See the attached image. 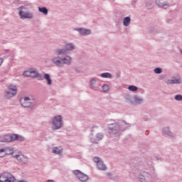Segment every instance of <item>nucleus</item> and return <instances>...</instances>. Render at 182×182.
<instances>
[{
    "instance_id": "obj_1",
    "label": "nucleus",
    "mask_w": 182,
    "mask_h": 182,
    "mask_svg": "<svg viewBox=\"0 0 182 182\" xmlns=\"http://www.w3.org/2000/svg\"><path fill=\"white\" fill-rule=\"evenodd\" d=\"M75 49H76V46L72 43H66L63 48H55L54 53L57 56L53 57L51 62L58 68H64L65 65L70 66L73 58L68 53Z\"/></svg>"
},
{
    "instance_id": "obj_2",
    "label": "nucleus",
    "mask_w": 182,
    "mask_h": 182,
    "mask_svg": "<svg viewBox=\"0 0 182 182\" xmlns=\"http://www.w3.org/2000/svg\"><path fill=\"white\" fill-rule=\"evenodd\" d=\"M131 124L126 122V121L121 120L119 122L111 123L107 125V128L109 129V134L114 136L119 139L122 133L127 129L130 127Z\"/></svg>"
},
{
    "instance_id": "obj_3",
    "label": "nucleus",
    "mask_w": 182,
    "mask_h": 182,
    "mask_svg": "<svg viewBox=\"0 0 182 182\" xmlns=\"http://www.w3.org/2000/svg\"><path fill=\"white\" fill-rule=\"evenodd\" d=\"M63 127V120L62 119V116L56 115L53 117L51 122V129L52 130H59Z\"/></svg>"
},
{
    "instance_id": "obj_4",
    "label": "nucleus",
    "mask_w": 182,
    "mask_h": 182,
    "mask_svg": "<svg viewBox=\"0 0 182 182\" xmlns=\"http://www.w3.org/2000/svg\"><path fill=\"white\" fill-rule=\"evenodd\" d=\"M21 106L23 107H28L29 109H33L36 106V100L35 98L24 97L23 102L21 100Z\"/></svg>"
},
{
    "instance_id": "obj_5",
    "label": "nucleus",
    "mask_w": 182,
    "mask_h": 182,
    "mask_svg": "<svg viewBox=\"0 0 182 182\" xmlns=\"http://www.w3.org/2000/svg\"><path fill=\"white\" fill-rule=\"evenodd\" d=\"M15 177L11 173L4 172L0 174V182H14Z\"/></svg>"
},
{
    "instance_id": "obj_6",
    "label": "nucleus",
    "mask_w": 182,
    "mask_h": 182,
    "mask_svg": "<svg viewBox=\"0 0 182 182\" xmlns=\"http://www.w3.org/2000/svg\"><path fill=\"white\" fill-rule=\"evenodd\" d=\"M73 173L81 182H86L87 180H89V176L80 171V170H75L73 171Z\"/></svg>"
},
{
    "instance_id": "obj_7",
    "label": "nucleus",
    "mask_w": 182,
    "mask_h": 182,
    "mask_svg": "<svg viewBox=\"0 0 182 182\" xmlns=\"http://www.w3.org/2000/svg\"><path fill=\"white\" fill-rule=\"evenodd\" d=\"M138 178L141 182H153V176H151V174L146 171H144L142 172V173L139 174Z\"/></svg>"
},
{
    "instance_id": "obj_8",
    "label": "nucleus",
    "mask_w": 182,
    "mask_h": 182,
    "mask_svg": "<svg viewBox=\"0 0 182 182\" xmlns=\"http://www.w3.org/2000/svg\"><path fill=\"white\" fill-rule=\"evenodd\" d=\"M35 76L38 77V80H43V79H46L48 86H50V85H52L53 83L52 79L50 78V75H49L48 73H44V75L36 73Z\"/></svg>"
},
{
    "instance_id": "obj_9",
    "label": "nucleus",
    "mask_w": 182,
    "mask_h": 182,
    "mask_svg": "<svg viewBox=\"0 0 182 182\" xmlns=\"http://www.w3.org/2000/svg\"><path fill=\"white\" fill-rule=\"evenodd\" d=\"M18 15L20 16V19H33L34 15L33 13L31 11H19Z\"/></svg>"
},
{
    "instance_id": "obj_10",
    "label": "nucleus",
    "mask_w": 182,
    "mask_h": 182,
    "mask_svg": "<svg viewBox=\"0 0 182 182\" xmlns=\"http://www.w3.org/2000/svg\"><path fill=\"white\" fill-rule=\"evenodd\" d=\"M73 31H77V32H79L81 36H86L92 33V31L90 29L85 28H74Z\"/></svg>"
},
{
    "instance_id": "obj_11",
    "label": "nucleus",
    "mask_w": 182,
    "mask_h": 182,
    "mask_svg": "<svg viewBox=\"0 0 182 182\" xmlns=\"http://www.w3.org/2000/svg\"><path fill=\"white\" fill-rule=\"evenodd\" d=\"M156 4L158 6L164 8V9H167L170 6L168 0H156Z\"/></svg>"
},
{
    "instance_id": "obj_12",
    "label": "nucleus",
    "mask_w": 182,
    "mask_h": 182,
    "mask_svg": "<svg viewBox=\"0 0 182 182\" xmlns=\"http://www.w3.org/2000/svg\"><path fill=\"white\" fill-rule=\"evenodd\" d=\"M13 141L12 134L0 135V143H9Z\"/></svg>"
},
{
    "instance_id": "obj_13",
    "label": "nucleus",
    "mask_w": 182,
    "mask_h": 182,
    "mask_svg": "<svg viewBox=\"0 0 182 182\" xmlns=\"http://www.w3.org/2000/svg\"><path fill=\"white\" fill-rule=\"evenodd\" d=\"M162 133L163 134H165L166 136H168L169 137H172L174 139V137H176V134L173 133L171 131H170L169 127H165L162 129Z\"/></svg>"
},
{
    "instance_id": "obj_14",
    "label": "nucleus",
    "mask_w": 182,
    "mask_h": 182,
    "mask_svg": "<svg viewBox=\"0 0 182 182\" xmlns=\"http://www.w3.org/2000/svg\"><path fill=\"white\" fill-rule=\"evenodd\" d=\"M133 100L132 105H141L144 102L143 97L138 95L133 96Z\"/></svg>"
},
{
    "instance_id": "obj_15",
    "label": "nucleus",
    "mask_w": 182,
    "mask_h": 182,
    "mask_svg": "<svg viewBox=\"0 0 182 182\" xmlns=\"http://www.w3.org/2000/svg\"><path fill=\"white\" fill-rule=\"evenodd\" d=\"M103 137H105V134L102 132H100L95 135V138H91L90 141L92 143L97 144V142L100 141V140H103Z\"/></svg>"
},
{
    "instance_id": "obj_16",
    "label": "nucleus",
    "mask_w": 182,
    "mask_h": 182,
    "mask_svg": "<svg viewBox=\"0 0 182 182\" xmlns=\"http://www.w3.org/2000/svg\"><path fill=\"white\" fill-rule=\"evenodd\" d=\"M166 85H176L178 84L179 85L181 83V79H177V78H173L172 80H167L166 81Z\"/></svg>"
},
{
    "instance_id": "obj_17",
    "label": "nucleus",
    "mask_w": 182,
    "mask_h": 182,
    "mask_svg": "<svg viewBox=\"0 0 182 182\" xmlns=\"http://www.w3.org/2000/svg\"><path fill=\"white\" fill-rule=\"evenodd\" d=\"M4 149V156L7 155L9 156V154H12V156H15V154H14V148L13 147H6V148H3Z\"/></svg>"
},
{
    "instance_id": "obj_18",
    "label": "nucleus",
    "mask_w": 182,
    "mask_h": 182,
    "mask_svg": "<svg viewBox=\"0 0 182 182\" xmlns=\"http://www.w3.org/2000/svg\"><path fill=\"white\" fill-rule=\"evenodd\" d=\"M12 139L13 141H15L16 140L18 141H25V137L21 135H18L16 134H12Z\"/></svg>"
},
{
    "instance_id": "obj_19",
    "label": "nucleus",
    "mask_w": 182,
    "mask_h": 182,
    "mask_svg": "<svg viewBox=\"0 0 182 182\" xmlns=\"http://www.w3.org/2000/svg\"><path fill=\"white\" fill-rule=\"evenodd\" d=\"M96 77L91 79L90 82V87L92 90H97V86H96Z\"/></svg>"
},
{
    "instance_id": "obj_20",
    "label": "nucleus",
    "mask_w": 182,
    "mask_h": 182,
    "mask_svg": "<svg viewBox=\"0 0 182 182\" xmlns=\"http://www.w3.org/2000/svg\"><path fill=\"white\" fill-rule=\"evenodd\" d=\"M97 167L99 170H107V167L106 166V165H105V163H103V161H101L100 162H99L97 164Z\"/></svg>"
},
{
    "instance_id": "obj_21",
    "label": "nucleus",
    "mask_w": 182,
    "mask_h": 182,
    "mask_svg": "<svg viewBox=\"0 0 182 182\" xmlns=\"http://www.w3.org/2000/svg\"><path fill=\"white\" fill-rule=\"evenodd\" d=\"M52 151L53 153H54V154H62L63 149H62L61 147L55 146L53 148Z\"/></svg>"
},
{
    "instance_id": "obj_22",
    "label": "nucleus",
    "mask_w": 182,
    "mask_h": 182,
    "mask_svg": "<svg viewBox=\"0 0 182 182\" xmlns=\"http://www.w3.org/2000/svg\"><path fill=\"white\" fill-rule=\"evenodd\" d=\"M153 0H145L144 1V5L148 9H151V8H153Z\"/></svg>"
},
{
    "instance_id": "obj_23",
    "label": "nucleus",
    "mask_w": 182,
    "mask_h": 182,
    "mask_svg": "<svg viewBox=\"0 0 182 182\" xmlns=\"http://www.w3.org/2000/svg\"><path fill=\"white\" fill-rule=\"evenodd\" d=\"M38 11L41 12V14H43V15H48L49 13V10H48V8L46 6L43 7H38Z\"/></svg>"
},
{
    "instance_id": "obj_24",
    "label": "nucleus",
    "mask_w": 182,
    "mask_h": 182,
    "mask_svg": "<svg viewBox=\"0 0 182 182\" xmlns=\"http://www.w3.org/2000/svg\"><path fill=\"white\" fill-rule=\"evenodd\" d=\"M132 23V18L130 16L125 17L123 21V25L124 26H129L130 23Z\"/></svg>"
},
{
    "instance_id": "obj_25",
    "label": "nucleus",
    "mask_w": 182,
    "mask_h": 182,
    "mask_svg": "<svg viewBox=\"0 0 182 182\" xmlns=\"http://www.w3.org/2000/svg\"><path fill=\"white\" fill-rule=\"evenodd\" d=\"M8 89L9 90H10V92H12L13 93L16 92V95L18 93V88L16 87V85H10L8 86Z\"/></svg>"
},
{
    "instance_id": "obj_26",
    "label": "nucleus",
    "mask_w": 182,
    "mask_h": 182,
    "mask_svg": "<svg viewBox=\"0 0 182 182\" xmlns=\"http://www.w3.org/2000/svg\"><path fill=\"white\" fill-rule=\"evenodd\" d=\"M139 149L141 153H142L143 154H144L145 153H147V145L144 144H141L139 146Z\"/></svg>"
},
{
    "instance_id": "obj_27",
    "label": "nucleus",
    "mask_w": 182,
    "mask_h": 182,
    "mask_svg": "<svg viewBox=\"0 0 182 182\" xmlns=\"http://www.w3.org/2000/svg\"><path fill=\"white\" fill-rule=\"evenodd\" d=\"M5 94H6V97H9V98L14 97V96H16V92H13L11 90L10 91L6 90Z\"/></svg>"
},
{
    "instance_id": "obj_28",
    "label": "nucleus",
    "mask_w": 182,
    "mask_h": 182,
    "mask_svg": "<svg viewBox=\"0 0 182 182\" xmlns=\"http://www.w3.org/2000/svg\"><path fill=\"white\" fill-rule=\"evenodd\" d=\"M124 99L127 100V102H129V103H131L132 105H133V97H132L130 95L127 94L124 95Z\"/></svg>"
},
{
    "instance_id": "obj_29",
    "label": "nucleus",
    "mask_w": 182,
    "mask_h": 182,
    "mask_svg": "<svg viewBox=\"0 0 182 182\" xmlns=\"http://www.w3.org/2000/svg\"><path fill=\"white\" fill-rule=\"evenodd\" d=\"M101 77L112 79V74L110 73H103L101 74Z\"/></svg>"
},
{
    "instance_id": "obj_30",
    "label": "nucleus",
    "mask_w": 182,
    "mask_h": 182,
    "mask_svg": "<svg viewBox=\"0 0 182 182\" xmlns=\"http://www.w3.org/2000/svg\"><path fill=\"white\" fill-rule=\"evenodd\" d=\"M13 157H14V159H16L18 160V161L19 163H21L22 162V159L23 158V155H13Z\"/></svg>"
},
{
    "instance_id": "obj_31",
    "label": "nucleus",
    "mask_w": 182,
    "mask_h": 182,
    "mask_svg": "<svg viewBox=\"0 0 182 182\" xmlns=\"http://www.w3.org/2000/svg\"><path fill=\"white\" fill-rule=\"evenodd\" d=\"M129 90H130L131 92H137L139 87H137L135 85H129L128 87Z\"/></svg>"
},
{
    "instance_id": "obj_32",
    "label": "nucleus",
    "mask_w": 182,
    "mask_h": 182,
    "mask_svg": "<svg viewBox=\"0 0 182 182\" xmlns=\"http://www.w3.org/2000/svg\"><path fill=\"white\" fill-rule=\"evenodd\" d=\"M154 72L156 73V75H160V73H163V69L161 68H156Z\"/></svg>"
},
{
    "instance_id": "obj_33",
    "label": "nucleus",
    "mask_w": 182,
    "mask_h": 182,
    "mask_svg": "<svg viewBox=\"0 0 182 182\" xmlns=\"http://www.w3.org/2000/svg\"><path fill=\"white\" fill-rule=\"evenodd\" d=\"M21 163L23 164H28V158L26 156H25L24 155H23V158H22V160H21Z\"/></svg>"
},
{
    "instance_id": "obj_34",
    "label": "nucleus",
    "mask_w": 182,
    "mask_h": 182,
    "mask_svg": "<svg viewBox=\"0 0 182 182\" xmlns=\"http://www.w3.org/2000/svg\"><path fill=\"white\" fill-rule=\"evenodd\" d=\"M93 161L95 163H96L97 164H99V163H100L102 161V159L97 157V156H95L93 158Z\"/></svg>"
},
{
    "instance_id": "obj_35",
    "label": "nucleus",
    "mask_w": 182,
    "mask_h": 182,
    "mask_svg": "<svg viewBox=\"0 0 182 182\" xmlns=\"http://www.w3.org/2000/svg\"><path fill=\"white\" fill-rule=\"evenodd\" d=\"M23 75L27 76L28 77H31V76H32L31 70L24 72Z\"/></svg>"
},
{
    "instance_id": "obj_36",
    "label": "nucleus",
    "mask_w": 182,
    "mask_h": 182,
    "mask_svg": "<svg viewBox=\"0 0 182 182\" xmlns=\"http://www.w3.org/2000/svg\"><path fill=\"white\" fill-rule=\"evenodd\" d=\"M102 90L105 93H106V92H107V90H109V85L105 84L102 86Z\"/></svg>"
},
{
    "instance_id": "obj_37",
    "label": "nucleus",
    "mask_w": 182,
    "mask_h": 182,
    "mask_svg": "<svg viewBox=\"0 0 182 182\" xmlns=\"http://www.w3.org/2000/svg\"><path fill=\"white\" fill-rule=\"evenodd\" d=\"M175 100L181 101L182 100V95H177L175 96Z\"/></svg>"
},
{
    "instance_id": "obj_38",
    "label": "nucleus",
    "mask_w": 182,
    "mask_h": 182,
    "mask_svg": "<svg viewBox=\"0 0 182 182\" xmlns=\"http://www.w3.org/2000/svg\"><path fill=\"white\" fill-rule=\"evenodd\" d=\"M157 33V29L154 28H151L149 30V33Z\"/></svg>"
},
{
    "instance_id": "obj_39",
    "label": "nucleus",
    "mask_w": 182,
    "mask_h": 182,
    "mask_svg": "<svg viewBox=\"0 0 182 182\" xmlns=\"http://www.w3.org/2000/svg\"><path fill=\"white\" fill-rule=\"evenodd\" d=\"M36 73H38V72L33 70V69H31V77H36Z\"/></svg>"
},
{
    "instance_id": "obj_40",
    "label": "nucleus",
    "mask_w": 182,
    "mask_h": 182,
    "mask_svg": "<svg viewBox=\"0 0 182 182\" xmlns=\"http://www.w3.org/2000/svg\"><path fill=\"white\" fill-rule=\"evenodd\" d=\"M25 9H26V7L23 6H21L19 8H18V11L19 12H23V11H25Z\"/></svg>"
},
{
    "instance_id": "obj_41",
    "label": "nucleus",
    "mask_w": 182,
    "mask_h": 182,
    "mask_svg": "<svg viewBox=\"0 0 182 182\" xmlns=\"http://www.w3.org/2000/svg\"><path fill=\"white\" fill-rule=\"evenodd\" d=\"M4 153V148H0V157H5V155L2 154Z\"/></svg>"
},
{
    "instance_id": "obj_42",
    "label": "nucleus",
    "mask_w": 182,
    "mask_h": 182,
    "mask_svg": "<svg viewBox=\"0 0 182 182\" xmlns=\"http://www.w3.org/2000/svg\"><path fill=\"white\" fill-rule=\"evenodd\" d=\"M75 72H77V73H80V69L78 68H75Z\"/></svg>"
},
{
    "instance_id": "obj_43",
    "label": "nucleus",
    "mask_w": 182,
    "mask_h": 182,
    "mask_svg": "<svg viewBox=\"0 0 182 182\" xmlns=\"http://www.w3.org/2000/svg\"><path fill=\"white\" fill-rule=\"evenodd\" d=\"M3 63H4V59L0 58V66L2 65Z\"/></svg>"
},
{
    "instance_id": "obj_44",
    "label": "nucleus",
    "mask_w": 182,
    "mask_h": 182,
    "mask_svg": "<svg viewBox=\"0 0 182 182\" xmlns=\"http://www.w3.org/2000/svg\"><path fill=\"white\" fill-rule=\"evenodd\" d=\"M119 77H120V73L116 75V79H119Z\"/></svg>"
},
{
    "instance_id": "obj_45",
    "label": "nucleus",
    "mask_w": 182,
    "mask_h": 182,
    "mask_svg": "<svg viewBox=\"0 0 182 182\" xmlns=\"http://www.w3.org/2000/svg\"><path fill=\"white\" fill-rule=\"evenodd\" d=\"M107 176L109 177V176H112V173H107Z\"/></svg>"
},
{
    "instance_id": "obj_46",
    "label": "nucleus",
    "mask_w": 182,
    "mask_h": 182,
    "mask_svg": "<svg viewBox=\"0 0 182 182\" xmlns=\"http://www.w3.org/2000/svg\"><path fill=\"white\" fill-rule=\"evenodd\" d=\"M48 182H55V181L49 179Z\"/></svg>"
},
{
    "instance_id": "obj_47",
    "label": "nucleus",
    "mask_w": 182,
    "mask_h": 182,
    "mask_svg": "<svg viewBox=\"0 0 182 182\" xmlns=\"http://www.w3.org/2000/svg\"><path fill=\"white\" fill-rule=\"evenodd\" d=\"M181 53L182 54V50H181Z\"/></svg>"
}]
</instances>
